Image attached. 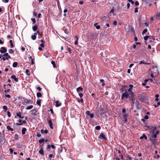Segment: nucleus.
<instances>
[{
  "mask_svg": "<svg viewBox=\"0 0 160 160\" xmlns=\"http://www.w3.org/2000/svg\"><path fill=\"white\" fill-rule=\"evenodd\" d=\"M29 72V70L28 69H26L25 71V72L26 73V74L28 76L30 75V74L29 73H28Z\"/></svg>",
  "mask_w": 160,
  "mask_h": 160,
  "instance_id": "obj_34",
  "label": "nucleus"
},
{
  "mask_svg": "<svg viewBox=\"0 0 160 160\" xmlns=\"http://www.w3.org/2000/svg\"><path fill=\"white\" fill-rule=\"evenodd\" d=\"M38 29L37 26L35 25L32 27V29L34 31H36Z\"/></svg>",
  "mask_w": 160,
  "mask_h": 160,
  "instance_id": "obj_23",
  "label": "nucleus"
},
{
  "mask_svg": "<svg viewBox=\"0 0 160 160\" xmlns=\"http://www.w3.org/2000/svg\"><path fill=\"white\" fill-rule=\"evenodd\" d=\"M123 118L125 122H126L127 121V117H128V115L126 113L123 114Z\"/></svg>",
  "mask_w": 160,
  "mask_h": 160,
  "instance_id": "obj_9",
  "label": "nucleus"
},
{
  "mask_svg": "<svg viewBox=\"0 0 160 160\" xmlns=\"http://www.w3.org/2000/svg\"><path fill=\"white\" fill-rule=\"evenodd\" d=\"M149 37V36H145L144 38V40L146 41L148 39Z\"/></svg>",
  "mask_w": 160,
  "mask_h": 160,
  "instance_id": "obj_41",
  "label": "nucleus"
},
{
  "mask_svg": "<svg viewBox=\"0 0 160 160\" xmlns=\"http://www.w3.org/2000/svg\"><path fill=\"white\" fill-rule=\"evenodd\" d=\"M51 148L53 149H55V146L53 145H51Z\"/></svg>",
  "mask_w": 160,
  "mask_h": 160,
  "instance_id": "obj_52",
  "label": "nucleus"
},
{
  "mask_svg": "<svg viewBox=\"0 0 160 160\" xmlns=\"http://www.w3.org/2000/svg\"><path fill=\"white\" fill-rule=\"evenodd\" d=\"M64 32L65 33L67 34L68 33V31L67 29H66L65 30H64Z\"/></svg>",
  "mask_w": 160,
  "mask_h": 160,
  "instance_id": "obj_54",
  "label": "nucleus"
},
{
  "mask_svg": "<svg viewBox=\"0 0 160 160\" xmlns=\"http://www.w3.org/2000/svg\"><path fill=\"white\" fill-rule=\"evenodd\" d=\"M96 29H98L100 28V26L99 25H97L96 26Z\"/></svg>",
  "mask_w": 160,
  "mask_h": 160,
  "instance_id": "obj_53",
  "label": "nucleus"
},
{
  "mask_svg": "<svg viewBox=\"0 0 160 160\" xmlns=\"http://www.w3.org/2000/svg\"><path fill=\"white\" fill-rule=\"evenodd\" d=\"M37 89L39 91H40L42 90V88L39 87H38L37 88Z\"/></svg>",
  "mask_w": 160,
  "mask_h": 160,
  "instance_id": "obj_45",
  "label": "nucleus"
},
{
  "mask_svg": "<svg viewBox=\"0 0 160 160\" xmlns=\"http://www.w3.org/2000/svg\"><path fill=\"white\" fill-rule=\"evenodd\" d=\"M26 123V121L25 120H23V121H22V123H17L16 124L17 125L21 126V125H22L23 123Z\"/></svg>",
  "mask_w": 160,
  "mask_h": 160,
  "instance_id": "obj_20",
  "label": "nucleus"
},
{
  "mask_svg": "<svg viewBox=\"0 0 160 160\" xmlns=\"http://www.w3.org/2000/svg\"><path fill=\"white\" fill-rule=\"evenodd\" d=\"M8 52L10 54H12L14 53V51L13 49H10L9 50Z\"/></svg>",
  "mask_w": 160,
  "mask_h": 160,
  "instance_id": "obj_29",
  "label": "nucleus"
},
{
  "mask_svg": "<svg viewBox=\"0 0 160 160\" xmlns=\"http://www.w3.org/2000/svg\"><path fill=\"white\" fill-rule=\"evenodd\" d=\"M31 60V64L33 65L34 64V59H32Z\"/></svg>",
  "mask_w": 160,
  "mask_h": 160,
  "instance_id": "obj_57",
  "label": "nucleus"
},
{
  "mask_svg": "<svg viewBox=\"0 0 160 160\" xmlns=\"http://www.w3.org/2000/svg\"><path fill=\"white\" fill-rule=\"evenodd\" d=\"M11 98V96H10V95H5V98Z\"/></svg>",
  "mask_w": 160,
  "mask_h": 160,
  "instance_id": "obj_43",
  "label": "nucleus"
},
{
  "mask_svg": "<svg viewBox=\"0 0 160 160\" xmlns=\"http://www.w3.org/2000/svg\"><path fill=\"white\" fill-rule=\"evenodd\" d=\"M98 112L101 115H102V114L104 113L103 110L102 109L100 108L99 109V110H98Z\"/></svg>",
  "mask_w": 160,
  "mask_h": 160,
  "instance_id": "obj_17",
  "label": "nucleus"
},
{
  "mask_svg": "<svg viewBox=\"0 0 160 160\" xmlns=\"http://www.w3.org/2000/svg\"><path fill=\"white\" fill-rule=\"evenodd\" d=\"M128 1L130 2H131L132 4H133L134 3V2L132 0H128Z\"/></svg>",
  "mask_w": 160,
  "mask_h": 160,
  "instance_id": "obj_47",
  "label": "nucleus"
},
{
  "mask_svg": "<svg viewBox=\"0 0 160 160\" xmlns=\"http://www.w3.org/2000/svg\"><path fill=\"white\" fill-rule=\"evenodd\" d=\"M49 111L51 112V113L52 114H53V110L52 109H51Z\"/></svg>",
  "mask_w": 160,
  "mask_h": 160,
  "instance_id": "obj_49",
  "label": "nucleus"
},
{
  "mask_svg": "<svg viewBox=\"0 0 160 160\" xmlns=\"http://www.w3.org/2000/svg\"><path fill=\"white\" fill-rule=\"evenodd\" d=\"M129 88L128 90V92H129V94L131 95L132 96L133 95V93L132 92V89L133 87V86L132 85L130 84L129 85Z\"/></svg>",
  "mask_w": 160,
  "mask_h": 160,
  "instance_id": "obj_4",
  "label": "nucleus"
},
{
  "mask_svg": "<svg viewBox=\"0 0 160 160\" xmlns=\"http://www.w3.org/2000/svg\"><path fill=\"white\" fill-rule=\"evenodd\" d=\"M110 14L111 16L112 15L114 16V10L113 8H112L110 12Z\"/></svg>",
  "mask_w": 160,
  "mask_h": 160,
  "instance_id": "obj_18",
  "label": "nucleus"
},
{
  "mask_svg": "<svg viewBox=\"0 0 160 160\" xmlns=\"http://www.w3.org/2000/svg\"><path fill=\"white\" fill-rule=\"evenodd\" d=\"M52 156L53 155L52 154H50L49 155V157L50 158H52Z\"/></svg>",
  "mask_w": 160,
  "mask_h": 160,
  "instance_id": "obj_64",
  "label": "nucleus"
},
{
  "mask_svg": "<svg viewBox=\"0 0 160 160\" xmlns=\"http://www.w3.org/2000/svg\"><path fill=\"white\" fill-rule=\"evenodd\" d=\"M159 133V131L158 130H156L155 132V133L153 134L152 137L154 138H156L157 137V134Z\"/></svg>",
  "mask_w": 160,
  "mask_h": 160,
  "instance_id": "obj_15",
  "label": "nucleus"
},
{
  "mask_svg": "<svg viewBox=\"0 0 160 160\" xmlns=\"http://www.w3.org/2000/svg\"><path fill=\"white\" fill-rule=\"evenodd\" d=\"M11 57L8 55V54L7 53L4 54L2 59L3 61H5L6 60H8Z\"/></svg>",
  "mask_w": 160,
  "mask_h": 160,
  "instance_id": "obj_2",
  "label": "nucleus"
},
{
  "mask_svg": "<svg viewBox=\"0 0 160 160\" xmlns=\"http://www.w3.org/2000/svg\"><path fill=\"white\" fill-rule=\"evenodd\" d=\"M95 129L97 130H99L101 129V127L99 126H97L95 127Z\"/></svg>",
  "mask_w": 160,
  "mask_h": 160,
  "instance_id": "obj_37",
  "label": "nucleus"
},
{
  "mask_svg": "<svg viewBox=\"0 0 160 160\" xmlns=\"http://www.w3.org/2000/svg\"><path fill=\"white\" fill-rule=\"evenodd\" d=\"M41 101L40 100H37V103L38 105H39L40 106H41Z\"/></svg>",
  "mask_w": 160,
  "mask_h": 160,
  "instance_id": "obj_30",
  "label": "nucleus"
},
{
  "mask_svg": "<svg viewBox=\"0 0 160 160\" xmlns=\"http://www.w3.org/2000/svg\"><path fill=\"white\" fill-rule=\"evenodd\" d=\"M37 97L40 98L42 97V94L41 93L38 92L37 93Z\"/></svg>",
  "mask_w": 160,
  "mask_h": 160,
  "instance_id": "obj_26",
  "label": "nucleus"
},
{
  "mask_svg": "<svg viewBox=\"0 0 160 160\" xmlns=\"http://www.w3.org/2000/svg\"><path fill=\"white\" fill-rule=\"evenodd\" d=\"M135 4L136 6H138L139 5V3L138 1H136L135 3Z\"/></svg>",
  "mask_w": 160,
  "mask_h": 160,
  "instance_id": "obj_50",
  "label": "nucleus"
},
{
  "mask_svg": "<svg viewBox=\"0 0 160 160\" xmlns=\"http://www.w3.org/2000/svg\"><path fill=\"white\" fill-rule=\"evenodd\" d=\"M17 116L19 118H23L24 117H22L21 115V113L20 112H18L16 114Z\"/></svg>",
  "mask_w": 160,
  "mask_h": 160,
  "instance_id": "obj_14",
  "label": "nucleus"
},
{
  "mask_svg": "<svg viewBox=\"0 0 160 160\" xmlns=\"http://www.w3.org/2000/svg\"><path fill=\"white\" fill-rule=\"evenodd\" d=\"M11 78L12 79H13L14 81L16 82H18V79L16 78V76L15 75H13L12 76Z\"/></svg>",
  "mask_w": 160,
  "mask_h": 160,
  "instance_id": "obj_13",
  "label": "nucleus"
},
{
  "mask_svg": "<svg viewBox=\"0 0 160 160\" xmlns=\"http://www.w3.org/2000/svg\"><path fill=\"white\" fill-rule=\"evenodd\" d=\"M143 138H144L145 139H147V136L145 135H143L140 138V139H142Z\"/></svg>",
  "mask_w": 160,
  "mask_h": 160,
  "instance_id": "obj_22",
  "label": "nucleus"
},
{
  "mask_svg": "<svg viewBox=\"0 0 160 160\" xmlns=\"http://www.w3.org/2000/svg\"><path fill=\"white\" fill-rule=\"evenodd\" d=\"M156 16L160 18V13H158L157 14Z\"/></svg>",
  "mask_w": 160,
  "mask_h": 160,
  "instance_id": "obj_58",
  "label": "nucleus"
},
{
  "mask_svg": "<svg viewBox=\"0 0 160 160\" xmlns=\"http://www.w3.org/2000/svg\"><path fill=\"white\" fill-rule=\"evenodd\" d=\"M18 65V63L16 62H14L12 64V66L15 68L17 67Z\"/></svg>",
  "mask_w": 160,
  "mask_h": 160,
  "instance_id": "obj_28",
  "label": "nucleus"
},
{
  "mask_svg": "<svg viewBox=\"0 0 160 160\" xmlns=\"http://www.w3.org/2000/svg\"><path fill=\"white\" fill-rule=\"evenodd\" d=\"M37 136L38 137H40L41 136V135L40 133H38L37 134Z\"/></svg>",
  "mask_w": 160,
  "mask_h": 160,
  "instance_id": "obj_61",
  "label": "nucleus"
},
{
  "mask_svg": "<svg viewBox=\"0 0 160 160\" xmlns=\"http://www.w3.org/2000/svg\"><path fill=\"white\" fill-rule=\"evenodd\" d=\"M7 129H8V130H9L11 131H13V129L11 128L9 126H7Z\"/></svg>",
  "mask_w": 160,
  "mask_h": 160,
  "instance_id": "obj_25",
  "label": "nucleus"
},
{
  "mask_svg": "<svg viewBox=\"0 0 160 160\" xmlns=\"http://www.w3.org/2000/svg\"><path fill=\"white\" fill-rule=\"evenodd\" d=\"M32 39L33 40H35L36 39V37L35 35H32L31 36Z\"/></svg>",
  "mask_w": 160,
  "mask_h": 160,
  "instance_id": "obj_35",
  "label": "nucleus"
},
{
  "mask_svg": "<svg viewBox=\"0 0 160 160\" xmlns=\"http://www.w3.org/2000/svg\"><path fill=\"white\" fill-rule=\"evenodd\" d=\"M33 107V106L32 105H30L27 107L26 108V110H29L32 108Z\"/></svg>",
  "mask_w": 160,
  "mask_h": 160,
  "instance_id": "obj_24",
  "label": "nucleus"
},
{
  "mask_svg": "<svg viewBox=\"0 0 160 160\" xmlns=\"http://www.w3.org/2000/svg\"><path fill=\"white\" fill-rule=\"evenodd\" d=\"M89 116H90V118H93V117H94V115L92 113H91V114H90V115H89Z\"/></svg>",
  "mask_w": 160,
  "mask_h": 160,
  "instance_id": "obj_48",
  "label": "nucleus"
},
{
  "mask_svg": "<svg viewBox=\"0 0 160 160\" xmlns=\"http://www.w3.org/2000/svg\"><path fill=\"white\" fill-rule=\"evenodd\" d=\"M56 103V104L55 105V106L56 107H58L61 106L62 105V103L58 100L56 101L55 102Z\"/></svg>",
  "mask_w": 160,
  "mask_h": 160,
  "instance_id": "obj_10",
  "label": "nucleus"
},
{
  "mask_svg": "<svg viewBox=\"0 0 160 160\" xmlns=\"http://www.w3.org/2000/svg\"><path fill=\"white\" fill-rule=\"evenodd\" d=\"M138 12V8H135V11H134V12L135 13H137V12Z\"/></svg>",
  "mask_w": 160,
  "mask_h": 160,
  "instance_id": "obj_51",
  "label": "nucleus"
},
{
  "mask_svg": "<svg viewBox=\"0 0 160 160\" xmlns=\"http://www.w3.org/2000/svg\"><path fill=\"white\" fill-rule=\"evenodd\" d=\"M9 42L10 44V46L12 48H13V45L12 42V40H10L9 41Z\"/></svg>",
  "mask_w": 160,
  "mask_h": 160,
  "instance_id": "obj_33",
  "label": "nucleus"
},
{
  "mask_svg": "<svg viewBox=\"0 0 160 160\" xmlns=\"http://www.w3.org/2000/svg\"><path fill=\"white\" fill-rule=\"evenodd\" d=\"M141 64H144L145 65H148V64H149V63H147V62H144L143 61H141L139 63V65H140Z\"/></svg>",
  "mask_w": 160,
  "mask_h": 160,
  "instance_id": "obj_21",
  "label": "nucleus"
},
{
  "mask_svg": "<svg viewBox=\"0 0 160 160\" xmlns=\"http://www.w3.org/2000/svg\"><path fill=\"white\" fill-rule=\"evenodd\" d=\"M160 105V102H158L157 103V105H155V107H158V105Z\"/></svg>",
  "mask_w": 160,
  "mask_h": 160,
  "instance_id": "obj_62",
  "label": "nucleus"
},
{
  "mask_svg": "<svg viewBox=\"0 0 160 160\" xmlns=\"http://www.w3.org/2000/svg\"><path fill=\"white\" fill-rule=\"evenodd\" d=\"M147 31V29H144L142 33V34H144L146 33Z\"/></svg>",
  "mask_w": 160,
  "mask_h": 160,
  "instance_id": "obj_38",
  "label": "nucleus"
},
{
  "mask_svg": "<svg viewBox=\"0 0 160 160\" xmlns=\"http://www.w3.org/2000/svg\"><path fill=\"white\" fill-rule=\"evenodd\" d=\"M159 96L158 94L156 95H155V97H156L155 100L156 101H158L159 99H158V98Z\"/></svg>",
  "mask_w": 160,
  "mask_h": 160,
  "instance_id": "obj_31",
  "label": "nucleus"
},
{
  "mask_svg": "<svg viewBox=\"0 0 160 160\" xmlns=\"http://www.w3.org/2000/svg\"><path fill=\"white\" fill-rule=\"evenodd\" d=\"M44 141H45V140H44V139H42V138L41 139L39 140L38 141V142L40 143H42V142H43Z\"/></svg>",
  "mask_w": 160,
  "mask_h": 160,
  "instance_id": "obj_32",
  "label": "nucleus"
},
{
  "mask_svg": "<svg viewBox=\"0 0 160 160\" xmlns=\"http://www.w3.org/2000/svg\"><path fill=\"white\" fill-rule=\"evenodd\" d=\"M24 102L27 104H30L32 103L31 100H28L27 99L25 98L24 100Z\"/></svg>",
  "mask_w": 160,
  "mask_h": 160,
  "instance_id": "obj_8",
  "label": "nucleus"
},
{
  "mask_svg": "<svg viewBox=\"0 0 160 160\" xmlns=\"http://www.w3.org/2000/svg\"><path fill=\"white\" fill-rule=\"evenodd\" d=\"M14 139L15 140H18V136L17 134H15L14 136Z\"/></svg>",
  "mask_w": 160,
  "mask_h": 160,
  "instance_id": "obj_36",
  "label": "nucleus"
},
{
  "mask_svg": "<svg viewBox=\"0 0 160 160\" xmlns=\"http://www.w3.org/2000/svg\"><path fill=\"white\" fill-rule=\"evenodd\" d=\"M7 115L8 116V117L9 118L11 117V114L10 112L9 111H8L7 112Z\"/></svg>",
  "mask_w": 160,
  "mask_h": 160,
  "instance_id": "obj_42",
  "label": "nucleus"
},
{
  "mask_svg": "<svg viewBox=\"0 0 160 160\" xmlns=\"http://www.w3.org/2000/svg\"><path fill=\"white\" fill-rule=\"evenodd\" d=\"M10 89H8L7 90H5L4 91V92L5 93H7L8 92H9L10 91Z\"/></svg>",
  "mask_w": 160,
  "mask_h": 160,
  "instance_id": "obj_59",
  "label": "nucleus"
},
{
  "mask_svg": "<svg viewBox=\"0 0 160 160\" xmlns=\"http://www.w3.org/2000/svg\"><path fill=\"white\" fill-rule=\"evenodd\" d=\"M39 152L40 154L42 155H44V151H43L42 148H41L40 149V150L39 151Z\"/></svg>",
  "mask_w": 160,
  "mask_h": 160,
  "instance_id": "obj_19",
  "label": "nucleus"
},
{
  "mask_svg": "<svg viewBox=\"0 0 160 160\" xmlns=\"http://www.w3.org/2000/svg\"><path fill=\"white\" fill-rule=\"evenodd\" d=\"M7 51L6 48L4 47H2L0 50V52L1 53H5Z\"/></svg>",
  "mask_w": 160,
  "mask_h": 160,
  "instance_id": "obj_7",
  "label": "nucleus"
},
{
  "mask_svg": "<svg viewBox=\"0 0 160 160\" xmlns=\"http://www.w3.org/2000/svg\"><path fill=\"white\" fill-rule=\"evenodd\" d=\"M3 108L5 110V112H6L7 109V107L6 106H3Z\"/></svg>",
  "mask_w": 160,
  "mask_h": 160,
  "instance_id": "obj_40",
  "label": "nucleus"
},
{
  "mask_svg": "<svg viewBox=\"0 0 160 160\" xmlns=\"http://www.w3.org/2000/svg\"><path fill=\"white\" fill-rule=\"evenodd\" d=\"M33 16L34 17H36L37 16V13L34 11L33 12Z\"/></svg>",
  "mask_w": 160,
  "mask_h": 160,
  "instance_id": "obj_46",
  "label": "nucleus"
},
{
  "mask_svg": "<svg viewBox=\"0 0 160 160\" xmlns=\"http://www.w3.org/2000/svg\"><path fill=\"white\" fill-rule=\"evenodd\" d=\"M37 34H39V35H40V36H42V33H40L39 32V31L38 30L37 32Z\"/></svg>",
  "mask_w": 160,
  "mask_h": 160,
  "instance_id": "obj_60",
  "label": "nucleus"
},
{
  "mask_svg": "<svg viewBox=\"0 0 160 160\" xmlns=\"http://www.w3.org/2000/svg\"><path fill=\"white\" fill-rule=\"evenodd\" d=\"M149 118V117L147 115H145L144 117V118L146 119H147Z\"/></svg>",
  "mask_w": 160,
  "mask_h": 160,
  "instance_id": "obj_63",
  "label": "nucleus"
},
{
  "mask_svg": "<svg viewBox=\"0 0 160 160\" xmlns=\"http://www.w3.org/2000/svg\"><path fill=\"white\" fill-rule=\"evenodd\" d=\"M99 138L100 139H106V138L105 135L103 133H101L99 136Z\"/></svg>",
  "mask_w": 160,
  "mask_h": 160,
  "instance_id": "obj_6",
  "label": "nucleus"
},
{
  "mask_svg": "<svg viewBox=\"0 0 160 160\" xmlns=\"http://www.w3.org/2000/svg\"><path fill=\"white\" fill-rule=\"evenodd\" d=\"M31 20L33 22V23L34 24L36 22V20L34 18H32Z\"/></svg>",
  "mask_w": 160,
  "mask_h": 160,
  "instance_id": "obj_39",
  "label": "nucleus"
},
{
  "mask_svg": "<svg viewBox=\"0 0 160 160\" xmlns=\"http://www.w3.org/2000/svg\"><path fill=\"white\" fill-rule=\"evenodd\" d=\"M31 114L34 116H36L37 115V111L35 109H33L31 111Z\"/></svg>",
  "mask_w": 160,
  "mask_h": 160,
  "instance_id": "obj_5",
  "label": "nucleus"
},
{
  "mask_svg": "<svg viewBox=\"0 0 160 160\" xmlns=\"http://www.w3.org/2000/svg\"><path fill=\"white\" fill-rule=\"evenodd\" d=\"M51 63L53 65V68H56V65L55 63V62L54 61H52L51 62Z\"/></svg>",
  "mask_w": 160,
  "mask_h": 160,
  "instance_id": "obj_27",
  "label": "nucleus"
},
{
  "mask_svg": "<svg viewBox=\"0 0 160 160\" xmlns=\"http://www.w3.org/2000/svg\"><path fill=\"white\" fill-rule=\"evenodd\" d=\"M129 97V94L128 92L126 91L124 92L123 93L122 95L121 99L123 100L124 99L128 98Z\"/></svg>",
  "mask_w": 160,
  "mask_h": 160,
  "instance_id": "obj_1",
  "label": "nucleus"
},
{
  "mask_svg": "<svg viewBox=\"0 0 160 160\" xmlns=\"http://www.w3.org/2000/svg\"><path fill=\"white\" fill-rule=\"evenodd\" d=\"M48 123L49 124V126L51 129H53V124L52 122V121L51 120H49L48 121Z\"/></svg>",
  "mask_w": 160,
  "mask_h": 160,
  "instance_id": "obj_12",
  "label": "nucleus"
},
{
  "mask_svg": "<svg viewBox=\"0 0 160 160\" xmlns=\"http://www.w3.org/2000/svg\"><path fill=\"white\" fill-rule=\"evenodd\" d=\"M147 127L148 128H149V129L151 130V131H152V132L153 134H154V133H155V131L156 130V129H157V127L155 126L150 127V126H147Z\"/></svg>",
  "mask_w": 160,
  "mask_h": 160,
  "instance_id": "obj_3",
  "label": "nucleus"
},
{
  "mask_svg": "<svg viewBox=\"0 0 160 160\" xmlns=\"http://www.w3.org/2000/svg\"><path fill=\"white\" fill-rule=\"evenodd\" d=\"M27 131V129L25 128H23L22 130V133L23 135H24L25 133V132Z\"/></svg>",
  "mask_w": 160,
  "mask_h": 160,
  "instance_id": "obj_16",
  "label": "nucleus"
},
{
  "mask_svg": "<svg viewBox=\"0 0 160 160\" xmlns=\"http://www.w3.org/2000/svg\"><path fill=\"white\" fill-rule=\"evenodd\" d=\"M51 146L50 145H48L47 146V149L48 150H49L51 148Z\"/></svg>",
  "mask_w": 160,
  "mask_h": 160,
  "instance_id": "obj_44",
  "label": "nucleus"
},
{
  "mask_svg": "<svg viewBox=\"0 0 160 160\" xmlns=\"http://www.w3.org/2000/svg\"><path fill=\"white\" fill-rule=\"evenodd\" d=\"M77 91L78 92H82L83 91V88L81 87L77 88L76 89Z\"/></svg>",
  "mask_w": 160,
  "mask_h": 160,
  "instance_id": "obj_11",
  "label": "nucleus"
},
{
  "mask_svg": "<svg viewBox=\"0 0 160 160\" xmlns=\"http://www.w3.org/2000/svg\"><path fill=\"white\" fill-rule=\"evenodd\" d=\"M79 96L81 98L83 96V94L82 93H80L79 94Z\"/></svg>",
  "mask_w": 160,
  "mask_h": 160,
  "instance_id": "obj_55",
  "label": "nucleus"
},
{
  "mask_svg": "<svg viewBox=\"0 0 160 160\" xmlns=\"http://www.w3.org/2000/svg\"><path fill=\"white\" fill-rule=\"evenodd\" d=\"M113 24L115 26L117 25V22L116 21H114L113 22Z\"/></svg>",
  "mask_w": 160,
  "mask_h": 160,
  "instance_id": "obj_56",
  "label": "nucleus"
}]
</instances>
